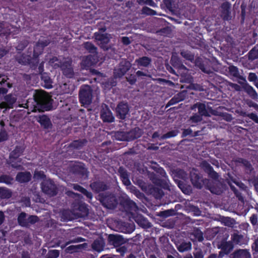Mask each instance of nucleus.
Listing matches in <instances>:
<instances>
[{
    "mask_svg": "<svg viewBox=\"0 0 258 258\" xmlns=\"http://www.w3.org/2000/svg\"><path fill=\"white\" fill-rule=\"evenodd\" d=\"M142 12L144 14L150 16H154L157 14L155 11L150 9L149 7H147V6L143 7Z\"/></svg>",
    "mask_w": 258,
    "mask_h": 258,
    "instance_id": "obj_60",
    "label": "nucleus"
},
{
    "mask_svg": "<svg viewBox=\"0 0 258 258\" xmlns=\"http://www.w3.org/2000/svg\"><path fill=\"white\" fill-rule=\"evenodd\" d=\"M129 111V106L127 103L120 102L116 108V116L124 119Z\"/></svg>",
    "mask_w": 258,
    "mask_h": 258,
    "instance_id": "obj_14",
    "label": "nucleus"
},
{
    "mask_svg": "<svg viewBox=\"0 0 258 258\" xmlns=\"http://www.w3.org/2000/svg\"><path fill=\"white\" fill-rule=\"evenodd\" d=\"M132 180L135 184L148 194L152 195L157 200H161L164 195L163 189L147 183L143 179L142 176L132 177Z\"/></svg>",
    "mask_w": 258,
    "mask_h": 258,
    "instance_id": "obj_2",
    "label": "nucleus"
},
{
    "mask_svg": "<svg viewBox=\"0 0 258 258\" xmlns=\"http://www.w3.org/2000/svg\"><path fill=\"white\" fill-rule=\"evenodd\" d=\"M202 120V117L200 116L198 113H194L189 117V118L187 120V122H188V124L191 126H194L197 125V124L201 122Z\"/></svg>",
    "mask_w": 258,
    "mask_h": 258,
    "instance_id": "obj_39",
    "label": "nucleus"
},
{
    "mask_svg": "<svg viewBox=\"0 0 258 258\" xmlns=\"http://www.w3.org/2000/svg\"><path fill=\"white\" fill-rule=\"evenodd\" d=\"M59 255V251L58 250H49L46 255L45 258H57Z\"/></svg>",
    "mask_w": 258,
    "mask_h": 258,
    "instance_id": "obj_58",
    "label": "nucleus"
},
{
    "mask_svg": "<svg viewBox=\"0 0 258 258\" xmlns=\"http://www.w3.org/2000/svg\"><path fill=\"white\" fill-rule=\"evenodd\" d=\"M174 213L175 212L173 210H168L160 212L158 215L163 218H167L173 215Z\"/></svg>",
    "mask_w": 258,
    "mask_h": 258,
    "instance_id": "obj_59",
    "label": "nucleus"
},
{
    "mask_svg": "<svg viewBox=\"0 0 258 258\" xmlns=\"http://www.w3.org/2000/svg\"><path fill=\"white\" fill-rule=\"evenodd\" d=\"M247 55L248 59L251 61L258 59V44L254 45L252 49L248 52Z\"/></svg>",
    "mask_w": 258,
    "mask_h": 258,
    "instance_id": "obj_41",
    "label": "nucleus"
},
{
    "mask_svg": "<svg viewBox=\"0 0 258 258\" xmlns=\"http://www.w3.org/2000/svg\"><path fill=\"white\" fill-rule=\"evenodd\" d=\"M190 179L193 186L198 189H201L203 186L209 183L210 179L203 178L202 175L197 172H190Z\"/></svg>",
    "mask_w": 258,
    "mask_h": 258,
    "instance_id": "obj_7",
    "label": "nucleus"
},
{
    "mask_svg": "<svg viewBox=\"0 0 258 258\" xmlns=\"http://www.w3.org/2000/svg\"><path fill=\"white\" fill-rule=\"evenodd\" d=\"M245 91L252 98L255 99L257 97L258 95L256 91L254 90L252 86L249 84H246L244 87Z\"/></svg>",
    "mask_w": 258,
    "mask_h": 258,
    "instance_id": "obj_45",
    "label": "nucleus"
},
{
    "mask_svg": "<svg viewBox=\"0 0 258 258\" xmlns=\"http://www.w3.org/2000/svg\"><path fill=\"white\" fill-rule=\"evenodd\" d=\"M242 116L244 117H248L254 122L258 123V116L255 113L251 112L247 113L244 112L242 113Z\"/></svg>",
    "mask_w": 258,
    "mask_h": 258,
    "instance_id": "obj_56",
    "label": "nucleus"
},
{
    "mask_svg": "<svg viewBox=\"0 0 258 258\" xmlns=\"http://www.w3.org/2000/svg\"><path fill=\"white\" fill-rule=\"evenodd\" d=\"M14 178L9 175L2 174L0 175V183H4L7 185L13 184Z\"/></svg>",
    "mask_w": 258,
    "mask_h": 258,
    "instance_id": "obj_47",
    "label": "nucleus"
},
{
    "mask_svg": "<svg viewBox=\"0 0 258 258\" xmlns=\"http://www.w3.org/2000/svg\"><path fill=\"white\" fill-rule=\"evenodd\" d=\"M98 61L97 54L89 55L84 58L82 61V66L88 69L89 68L95 64Z\"/></svg>",
    "mask_w": 258,
    "mask_h": 258,
    "instance_id": "obj_19",
    "label": "nucleus"
},
{
    "mask_svg": "<svg viewBox=\"0 0 258 258\" xmlns=\"http://www.w3.org/2000/svg\"><path fill=\"white\" fill-rule=\"evenodd\" d=\"M142 239V237L141 234H137L134 237L130 238V246L136 245L140 247Z\"/></svg>",
    "mask_w": 258,
    "mask_h": 258,
    "instance_id": "obj_49",
    "label": "nucleus"
},
{
    "mask_svg": "<svg viewBox=\"0 0 258 258\" xmlns=\"http://www.w3.org/2000/svg\"><path fill=\"white\" fill-rule=\"evenodd\" d=\"M130 191L135 192L136 197L140 199H142L145 198L144 194L141 192H140L138 189H136L135 186L133 185H131V183L130 182Z\"/></svg>",
    "mask_w": 258,
    "mask_h": 258,
    "instance_id": "obj_55",
    "label": "nucleus"
},
{
    "mask_svg": "<svg viewBox=\"0 0 258 258\" xmlns=\"http://www.w3.org/2000/svg\"><path fill=\"white\" fill-rule=\"evenodd\" d=\"M232 258H251V254L247 249H239L234 251Z\"/></svg>",
    "mask_w": 258,
    "mask_h": 258,
    "instance_id": "obj_29",
    "label": "nucleus"
},
{
    "mask_svg": "<svg viewBox=\"0 0 258 258\" xmlns=\"http://www.w3.org/2000/svg\"><path fill=\"white\" fill-rule=\"evenodd\" d=\"M37 43L39 44V45H40L43 49L46 46H48L50 43V41L48 39H39L37 42Z\"/></svg>",
    "mask_w": 258,
    "mask_h": 258,
    "instance_id": "obj_63",
    "label": "nucleus"
},
{
    "mask_svg": "<svg viewBox=\"0 0 258 258\" xmlns=\"http://www.w3.org/2000/svg\"><path fill=\"white\" fill-rule=\"evenodd\" d=\"M90 187L95 193H99L104 191L108 189L107 184L101 180H97L93 181L90 184Z\"/></svg>",
    "mask_w": 258,
    "mask_h": 258,
    "instance_id": "obj_15",
    "label": "nucleus"
},
{
    "mask_svg": "<svg viewBox=\"0 0 258 258\" xmlns=\"http://www.w3.org/2000/svg\"><path fill=\"white\" fill-rule=\"evenodd\" d=\"M4 104L6 107L9 108H13L17 100L16 98L13 96L11 94L6 95L4 97Z\"/></svg>",
    "mask_w": 258,
    "mask_h": 258,
    "instance_id": "obj_35",
    "label": "nucleus"
},
{
    "mask_svg": "<svg viewBox=\"0 0 258 258\" xmlns=\"http://www.w3.org/2000/svg\"><path fill=\"white\" fill-rule=\"evenodd\" d=\"M95 39L98 41L100 47L104 50H108V44L110 41L109 35L107 33H101L95 32L94 33Z\"/></svg>",
    "mask_w": 258,
    "mask_h": 258,
    "instance_id": "obj_9",
    "label": "nucleus"
},
{
    "mask_svg": "<svg viewBox=\"0 0 258 258\" xmlns=\"http://www.w3.org/2000/svg\"><path fill=\"white\" fill-rule=\"evenodd\" d=\"M84 47L88 50L90 53H93L94 54H97V47L95 46V45L90 42H86L84 43Z\"/></svg>",
    "mask_w": 258,
    "mask_h": 258,
    "instance_id": "obj_48",
    "label": "nucleus"
},
{
    "mask_svg": "<svg viewBox=\"0 0 258 258\" xmlns=\"http://www.w3.org/2000/svg\"><path fill=\"white\" fill-rule=\"evenodd\" d=\"M40 77L42 84L45 88L51 89L53 87V82L48 73H43V74H41Z\"/></svg>",
    "mask_w": 258,
    "mask_h": 258,
    "instance_id": "obj_26",
    "label": "nucleus"
},
{
    "mask_svg": "<svg viewBox=\"0 0 258 258\" xmlns=\"http://www.w3.org/2000/svg\"><path fill=\"white\" fill-rule=\"evenodd\" d=\"M197 108L198 109V113L199 115H201V117L205 116V117H209L210 115L206 108V106L205 104L198 102L195 104L191 108L193 109L194 108Z\"/></svg>",
    "mask_w": 258,
    "mask_h": 258,
    "instance_id": "obj_24",
    "label": "nucleus"
},
{
    "mask_svg": "<svg viewBox=\"0 0 258 258\" xmlns=\"http://www.w3.org/2000/svg\"><path fill=\"white\" fill-rule=\"evenodd\" d=\"M205 188L216 195H220L222 192L221 188L210 180L209 183L206 185Z\"/></svg>",
    "mask_w": 258,
    "mask_h": 258,
    "instance_id": "obj_34",
    "label": "nucleus"
},
{
    "mask_svg": "<svg viewBox=\"0 0 258 258\" xmlns=\"http://www.w3.org/2000/svg\"><path fill=\"white\" fill-rule=\"evenodd\" d=\"M100 117L104 122H112L114 121V117L107 106L101 110Z\"/></svg>",
    "mask_w": 258,
    "mask_h": 258,
    "instance_id": "obj_18",
    "label": "nucleus"
},
{
    "mask_svg": "<svg viewBox=\"0 0 258 258\" xmlns=\"http://www.w3.org/2000/svg\"><path fill=\"white\" fill-rule=\"evenodd\" d=\"M185 96L184 93H178L170 100V101L167 103L166 107H167L175 105L180 102V101L183 100Z\"/></svg>",
    "mask_w": 258,
    "mask_h": 258,
    "instance_id": "obj_32",
    "label": "nucleus"
},
{
    "mask_svg": "<svg viewBox=\"0 0 258 258\" xmlns=\"http://www.w3.org/2000/svg\"><path fill=\"white\" fill-rule=\"evenodd\" d=\"M93 90L89 85L81 86L79 93V99L83 106L90 105L92 103Z\"/></svg>",
    "mask_w": 258,
    "mask_h": 258,
    "instance_id": "obj_4",
    "label": "nucleus"
},
{
    "mask_svg": "<svg viewBox=\"0 0 258 258\" xmlns=\"http://www.w3.org/2000/svg\"><path fill=\"white\" fill-rule=\"evenodd\" d=\"M135 62L139 68L140 67H148L151 62V59L148 56H144L136 59Z\"/></svg>",
    "mask_w": 258,
    "mask_h": 258,
    "instance_id": "obj_33",
    "label": "nucleus"
},
{
    "mask_svg": "<svg viewBox=\"0 0 258 258\" xmlns=\"http://www.w3.org/2000/svg\"><path fill=\"white\" fill-rule=\"evenodd\" d=\"M252 250L253 251V253H258V238L254 239V242L252 244Z\"/></svg>",
    "mask_w": 258,
    "mask_h": 258,
    "instance_id": "obj_64",
    "label": "nucleus"
},
{
    "mask_svg": "<svg viewBox=\"0 0 258 258\" xmlns=\"http://www.w3.org/2000/svg\"><path fill=\"white\" fill-rule=\"evenodd\" d=\"M22 160L21 158L9 159V161L8 162V163L13 168L19 170H23L24 169V168L20 164Z\"/></svg>",
    "mask_w": 258,
    "mask_h": 258,
    "instance_id": "obj_36",
    "label": "nucleus"
},
{
    "mask_svg": "<svg viewBox=\"0 0 258 258\" xmlns=\"http://www.w3.org/2000/svg\"><path fill=\"white\" fill-rule=\"evenodd\" d=\"M25 148L22 146H16L10 153L9 159H18L24 152Z\"/></svg>",
    "mask_w": 258,
    "mask_h": 258,
    "instance_id": "obj_30",
    "label": "nucleus"
},
{
    "mask_svg": "<svg viewBox=\"0 0 258 258\" xmlns=\"http://www.w3.org/2000/svg\"><path fill=\"white\" fill-rule=\"evenodd\" d=\"M43 50L44 49L36 42L33 48V56L38 63H39V56L42 53Z\"/></svg>",
    "mask_w": 258,
    "mask_h": 258,
    "instance_id": "obj_40",
    "label": "nucleus"
},
{
    "mask_svg": "<svg viewBox=\"0 0 258 258\" xmlns=\"http://www.w3.org/2000/svg\"><path fill=\"white\" fill-rule=\"evenodd\" d=\"M229 73L233 77H239V72L238 68L234 66H230L228 67Z\"/></svg>",
    "mask_w": 258,
    "mask_h": 258,
    "instance_id": "obj_53",
    "label": "nucleus"
},
{
    "mask_svg": "<svg viewBox=\"0 0 258 258\" xmlns=\"http://www.w3.org/2000/svg\"><path fill=\"white\" fill-rule=\"evenodd\" d=\"M92 247L94 250L100 252L103 250L104 242L102 240L96 239L93 242Z\"/></svg>",
    "mask_w": 258,
    "mask_h": 258,
    "instance_id": "obj_42",
    "label": "nucleus"
},
{
    "mask_svg": "<svg viewBox=\"0 0 258 258\" xmlns=\"http://www.w3.org/2000/svg\"><path fill=\"white\" fill-rule=\"evenodd\" d=\"M212 62L210 59L207 58L198 57L196 58L195 65L202 71L208 74L213 72V68L211 67Z\"/></svg>",
    "mask_w": 258,
    "mask_h": 258,
    "instance_id": "obj_8",
    "label": "nucleus"
},
{
    "mask_svg": "<svg viewBox=\"0 0 258 258\" xmlns=\"http://www.w3.org/2000/svg\"><path fill=\"white\" fill-rule=\"evenodd\" d=\"M32 49L29 48L28 49V53H19L16 57V59L19 63L23 65H29L32 70L36 69L38 65V62L34 60V57L31 56Z\"/></svg>",
    "mask_w": 258,
    "mask_h": 258,
    "instance_id": "obj_3",
    "label": "nucleus"
},
{
    "mask_svg": "<svg viewBox=\"0 0 258 258\" xmlns=\"http://www.w3.org/2000/svg\"><path fill=\"white\" fill-rule=\"evenodd\" d=\"M12 193L10 189L5 187H0V198L2 199H9L12 197Z\"/></svg>",
    "mask_w": 258,
    "mask_h": 258,
    "instance_id": "obj_44",
    "label": "nucleus"
},
{
    "mask_svg": "<svg viewBox=\"0 0 258 258\" xmlns=\"http://www.w3.org/2000/svg\"><path fill=\"white\" fill-rule=\"evenodd\" d=\"M157 185L165 189H168L169 188V186L167 180L164 179H161L160 178L159 179Z\"/></svg>",
    "mask_w": 258,
    "mask_h": 258,
    "instance_id": "obj_62",
    "label": "nucleus"
},
{
    "mask_svg": "<svg viewBox=\"0 0 258 258\" xmlns=\"http://www.w3.org/2000/svg\"><path fill=\"white\" fill-rule=\"evenodd\" d=\"M201 167L205 172L208 174L209 177L214 179L218 178L219 175L215 171L213 166L207 161L204 160L201 163Z\"/></svg>",
    "mask_w": 258,
    "mask_h": 258,
    "instance_id": "obj_12",
    "label": "nucleus"
},
{
    "mask_svg": "<svg viewBox=\"0 0 258 258\" xmlns=\"http://www.w3.org/2000/svg\"><path fill=\"white\" fill-rule=\"evenodd\" d=\"M86 245V243H83L77 245H72L66 248L65 252L66 253H73L74 252H76L78 249L83 248Z\"/></svg>",
    "mask_w": 258,
    "mask_h": 258,
    "instance_id": "obj_46",
    "label": "nucleus"
},
{
    "mask_svg": "<svg viewBox=\"0 0 258 258\" xmlns=\"http://www.w3.org/2000/svg\"><path fill=\"white\" fill-rule=\"evenodd\" d=\"M35 118L44 129L48 130L52 127V124L51 120L47 115H39L36 116Z\"/></svg>",
    "mask_w": 258,
    "mask_h": 258,
    "instance_id": "obj_16",
    "label": "nucleus"
},
{
    "mask_svg": "<svg viewBox=\"0 0 258 258\" xmlns=\"http://www.w3.org/2000/svg\"><path fill=\"white\" fill-rule=\"evenodd\" d=\"M170 63L173 67L177 70V72H179L181 70H186V67L182 63L181 60L177 56H172L170 59Z\"/></svg>",
    "mask_w": 258,
    "mask_h": 258,
    "instance_id": "obj_27",
    "label": "nucleus"
},
{
    "mask_svg": "<svg viewBox=\"0 0 258 258\" xmlns=\"http://www.w3.org/2000/svg\"><path fill=\"white\" fill-rule=\"evenodd\" d=\"M87 143V141L85 139L74 140L70 144V147L79 150L82 148Z\"/></svg>",
    "mask_w": 258,
    "mask_h": 258,
    "instance_id": "obj_37",
    "label": "nucleus"
},
{
    "mask_svg": "<svg viewBox=\"0 0 258 258\" xmlns=\"http://www.w3.org/2000/svg\"><path fill=\"white\" fill-rule=\"evenodd\" d=\"M42 192L51 197L56 196L58 192V188L53 180L50 179L44 180L41 183Z\"/></svg>",
    "mask_w": 258,
    "mask_h": 258,
    "instance_id": "obj_5",
    "label": "nucleus"
},
{
    "mask_svg": "<svg viewBox=\"0 0 258 258\" xmlns=\"http://www.w3.org/2000/svg\"><path fill=\"white\" fill-rule=\"evenodd\" d=\"M135 220L138 225L143 228L148 229L151 227V224L148 219L142 215H137Z\"/></svg>",
    "mask_w": 258,
    "mask_h": 258,
    "instance_id": "obj_23",
    "label": "nucleus"
},
{
    "mask_svg": "<svg viewBox=\"0 0 258 258\" xmlns=\"http://www.w3.org/2000/svg\"><path fill=\"white\" fill-rule=\"evenodd\" d=\"M191 235L193 237V241L202 242L204 240L203 233L198 228H196L194 229L193 231L191 233Z\"/></svg>",
    "mask_w": 258,
    "mask_h": 258,
    "instance_id": "obj_38",
    "label": "nucleus"
},
{
    "mask_svg": "<svg viewBox=\"0 0 258 258\" xmlns=\"http://www.w3.org/2000/svg\"><path fill=\"white\" fill-rule=\"evenodd\" d=\"M177 135V132L176 131H171L167 132V133L163 135L160 138V140H162L165 139L171 138L172 137H176Z\"/></svg>",
    "mask_w": 258,
    "mask_h": 258,
    "instance_id": "obj_57",
    "label": "nucleus"
},
{
    "mask_svg": "<svg viewBox=\"0 0 258 258\" xmlns=\"http://www.w3.org/2000/svg\"><path fill=\"white\" fill-rule=\"evenodd\" d=\"M39 219L37 216L27 215L25 212H21L18 217V222L22 227L29 228L31 225L38 222Z\"/></svg>",
    "mask_w": 258,
    "mask_h": 258,
    "instance_id": "obj_6",
    "label": "nucleus"
},
{
    "mask_svg": "<svg viewBox=\"0 0 258 258\" xmlns=\"http://www.w3.org/2000/svg\"><path fill=\"white\" fill-rule=\"evenodd\" d=\"M34 102L30 104L29 101L26 104L31 112H41L51 110L52 109V99L46 92L43 90H35L33 94Z\"/></svg>",
    "mask_w": 258,
    "mask_h": 258,
    "instance_id": "obj_1",
    "label": "nucleus"
},
{
    "mask_svg": "<svg viewBox=\"0 0 258 258\" xmlns=\"http://www.w3.org/2000/svg\"><path fill=\"white\" fill-rule=\"evenodd\" d=\"M231 239L233 244L234 243L235 244L241 245L246 243V240L244 236L237 233H234L232 234Z\"/></svg>",
    "mask_w": 258,
    "mask_h": 258,
    "instance_id": "obj_31",
    "label": "nucleus"
},
{
    "mask_svg": "<svg viewBox=\"0 0 258 258\" xmlns=\"http://www.w3.org/2000/svg\"><path fill=\"white\" fill-rule=\"evenodd\" d=\"M163 3L167 10L170 11H173L175 8V2L174 0H163Z\"/></svg>",
    "mask_w": 258,
    "mask_h": 258,
    "instance_id": "obj_51",
    "label": "nucleus"
},
{
    "mask_svg": "<svg viewBox=\"0 0 258 258\" xmlns=\"http://www.w3.org/2000/svg\"><path fill=\"white\" fill-rule=\"evenodd\" d=\"M237 162L242 164L247 170H251L252 169L251 163L246 159L240 158L237 160Z\"/></svg>",
    "mask_w": 258,
    "mask_h": 258,
    "instance_id": "obj_52",
    "label": "nucleus"
},
{
    "mask_svg": "<svg viewBox=\"0 0 258 258\" xmlns=\"http://www.w3.org/2000/svg\"><path fill=\"white\" fill-rule=\"evenodd\" d=\"M137 2L141 5H149L153 8L156 6V4L153 0H137Z\"/></svg>",
    "mask_w": 258,
    "mask_h": 258,
    "instance_id": "obj_61",
    "label": "nucleus"
},
{
    "mask_svg": "<svg viewBox=\"0 0 258 258\" xmlns=\"http://www.w3.org/2000/svg\"><path fill=\"white\" fill-rule=\"evenodd\" d=\"M180 55L184 58L190 60L191 62L195 58V55L187 50H182L180 52Z\"/></svg>",
    "mask_w": 258,
    "mask_h": 258,
    "instance_id": "obj_50",
    "label": "nucleus"
},
{
    "mask_svg": "<svg viewBox=\"0 0 258 258\" xmlns=\"http://www.w3.org/2000/svg\"><path fill=\"white\" fill-rule=\"evenodd\" d=\"M221 17L224 21L231 19V4L229 2L226 1L220 6Z\"/></svg>",
    "mask_w": 258,
    "mask_h": 258,
    "instance_id": "obj_10",
    "label": "nucleus"
},
{
    "mask_svg": "<svg viewBox=\"0 0 258 258\" xmlns=\"http://www.w3.org/2000/svg\"><path fill=\"white\" fill-rule=\"evenodd\" d=\"M218 248L221 249L219 255L223 256L224 254H228L234 247V245L231 241H227L222 240L218 245Z\"/></svg>",
    "mask_w": 258,
    "mask_h": 258,
    "instance_id": "obj_11",
    "label": "nucleus"
},
{
    "mask_svg": "<svg viewBox=\"0 0 258 258\" xmlns=\"http://www.w3.org/2000/svg\"><path fill=\"white\" fill-rule=\"evenodd\" d=\"M120 177L123 183L128 188L129 186V176L127 170L123 167H119L118 170Z\"/></svg>",
    "mask_w": 258,
    "mask_h": 258,
    "instance_id": "obj_28",
    "label": "nucleus"
},
{
    "mask_svg": "<svg viewBox=\"0 0 258 258\" xmlns=\"http://www.w3.org/2000/svg\"><path fill=\"white\" fill-rule=\"evenodd\" d=\"M6 23L3 21L0 22V36H7L10 33V29H7L6 28Z\"/></svg>",
    "mask_w": 258,
    "mask_h": 258,
    "instance_id": "obj_54",
    "label": "nucleus"
},
{
    "mask_svg": "<svg viewBox=\"0 0 258 258\" xmlns=\"http://www.w3.org/2000/svg\"><path fill=\"white\" fill-rule=\"evenodd\" d=\"M73 172L76 174L81 175L83 177L87 175V169L82 166L75 165L73 167Z\"/></svg>",
    "mask_w": 258,
    "mask_h": 258,
    "instance_id": "obj_43",
    "label": "nucleus"
},
{
    "mask_svg": "<svg viewBox=\"0 0 258 258\" xmlns=\"http://www.w3.org/2000/svg\"><path fill=\"white\" fill-rule=\"evenodd\" d=\"M129 70V66L123 64L122 62L120 63L118 68L114 69L113 76L114 78H120L122 77L127 71Z\"/></svg>",
    "mask_w": 258,
    "mask_h": 258,
    "instance_id": "obj_22",
    "label": "nucleus"
},
{
    "mask_svg": "<svg viewBox=\"0 0 258 258\" xmlns=\"http://www.w3.org/2000/svg\"><path fill=\"white\" fill-rule=\"evenodd\" d=\"M175 246L177 250L180 252L188 251L191 248V243L189 241L186 242L184 240L176 242Z\"/></svg>",
    "mask_w": 258,
    "mask_h": 258,
    "instance_id": "obj_25",
    "label": "nucleus"
},
{
    "mask_svg": "<svg viewBox=\"0 0 258 258\" xmlns=\"http://www.w3.org/2000/svg\"><path fill=\"white\" fill-rule=\"evenodd\" d=\"M60 69L63 75L68 78H72L74 76V69L72 67V61H64L60 64Z\"/></svg>",
    "mask_w": 258,
    "mask_h": 258,
    "instance_id": "obj_13",
    "label": "nucleus"
},
{
    "mask_svg": "<svg viewBox=\"0 0 258 258\" xmlns=\"http://www.w3.org/2000/svg\"><path fill=\"white\" fill-rule=\"evenodd\" d=\"M76 210L78 211L77 215L79 217L84 218L88 216L89 214V209L88 205L84 203H79L77 205L75 206Z\"/></svg>",
    "mask_w": 258,
    "mask_h": 258,
    "instance_id": "obj_20",
    "label": "nucleus"
},
{
    "mask_svg": "<svg viewBox=\"0 0 258 258\" xmlns=\"http://www.w3.org/2000/svg\"><path fill=\"white\" fill-rule=\"evenodd\" d=\"M108 242L109 244L116 247L121 246L125 242L123 236L118 234H109L108 236Z\"/></svg>",
    "mask_w": 258,
    "mask_h": 258,
    "instance_id": "obj_17",
    "label": "nucleus"
},
{
    "mask_svg": "<svg viewBox=\"0 0 258 258\" xmlns=\"http://www.w3.org/2000/svg\"><path fill=\"white\" fill-rule=\"evenodd\" d=\"M32 175L30 172H19L16 176V180L20 183H27L31 180Z\"/></svg>",
    "mask_w": 258,
    "mask_h": 258,
    "instance_id": "obj_21",
    "label": "nucleus"
}]
</instances>
